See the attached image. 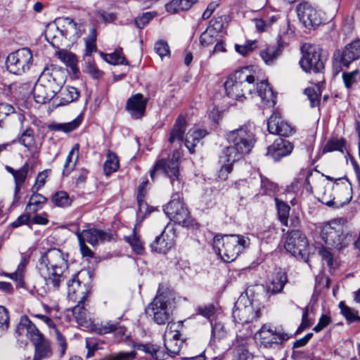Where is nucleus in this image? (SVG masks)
Returning <instances> with one entry per match:
<instances>
[{"label": "nucleus", "instance_id": "obj_46", "mask_svg": "<svg viewBox=\"0 0 360 360\" xmlns=\"http://www.w3.org/2000/svg\"><path fill=\"white\" fill-rule=\"evenodd\" d=\"M148 184V180L143 181L138 188L137 192V202L139 206V210L141 213H147L148 212V206L145 202L144 198L147 193L146 187Z\"/></svg>", "mask_w": 360, "mask_h": 360}, {"label": "nucleus", "instance_id": "obj_33", "mask_svg": "<svg viewBox=\"0 0 360 360\" xmlns=\"http://www.w3.org/2000/svg\"><path fill=\"white\" fill-rule=\"evenodd\" d=\"M72 312L79 326L89 327L91 325V318L85 308L84 300H78V304L72 308Z\"/></svg>", "mask_w": 360, "mask_h": 360}, {"label": "nucleus", "instance_id": "obj_12", "mask_svg": "<svg viewBox=\"0 0 360 360\" xmlns=\"http://www.w3.org/2000/svg\"><path fill=\"white\" fill-rule=\"evenodd\" d=\"M296 11L300 20L306 27H316L323 22L324 13L307 2L298 4Z\"/></svg>", "mask_w": 360, "mask_h": 360}, {"label": "nucleus", "instance_id": "obj_27", "mask_svg": "<svg viewBox=\"0 0 360 360\" xmlns=\"http://www.w3.org/2000/svg\"><path fill=\"white\" fill-rule=\"evenodd\" d=\"M68 297L74 300H85L89 294L86 284H82L78 279V275H75L68 283Z\"/></svg>", "mask_w": 360, "mask_h": 360}, {"label": "nucleus", "instance_id": "obj_45", "mask_svg": "<svg viewBox=\"0 0 360 360\" xmlns=\"http://www.w3.org/2000/svg\"><path fill=\"white\" fill-rule=\"evenodd\" d=\"M321 82H319L315 86L308 87L304 89V94L307 96L311 107H316L319 104V97L321 96Z\"/></svg>", "mask_w": 360, "mask_h": 360}, {"label": "nucleus", "instance_id": "obj_59", "mask_svg": "<svg viewBox=\"0 0 360 360\" xmlns=\"http://www.w3.org/2000/svg\"><path fill=\"white\" fill-rule=\"evenodd\" d=\"M48 176L49 170H44L39 173L36 178L35 184L32 187V190L36 192L40 190L44 186Z\"/></svg>", "mask_w": 360, "mask_h": 360}, {"label": "nucleus", "instance_id": "obj_53", "mask_svg": "<svg viewBox=\"0 0 360 360\" xmlns=\"http://www.w3.org/2000/svg\"><path fill=\"white\" fill-rule=\"evenodd\" d=\"M52 202L58 207H67L71 204L69 195L65 191L56 192L52 197Z\"/></svg>", "mask_w": 360, "mask_h": 360}, {"label": "nucleus", "instance_id": "obj_58", "mask_svg": "<svg viewBox=\"0 0 360 360\" xmlns=\"http://www.w3.org/2000/svg\"><path fill=\"white\" fill-rule=\"evenodd\" d=\"M262 15L269 27H271L280 20H281V15L278 11H264L262 13Z\"/></svg>", "mask_w": 360, "mask_h": 360}, {"label": "nucleus", "instance_id": "obj_4", "mask_svg": "<svg viewBox=\"0 0 360 360\" xmlns=\"http://www.w3.org/2000/svg\"><path fill=\"white\" fill-rule=\"evenodd\" d=\"M226 138L229 146L224 150L219 160L221 164L219 177L224 180L232 171L233 163L249 154L255 143L254 133L248 125L229 131Z\"/></svg>", "mask_w": 360, "mask_h": 360}, {"label": "nucleus", "instance_id": "obj_9", "mask_svg": "<svg viewBox=\"0 0 360 360\" xmlns=\"http://www.w3.org/2000/svg\"><path fill=\"white\" fill-rule=\"evenodd\" d=\"M32 63V51L27 48H24L8 56L6 68L13 74L22 75L30 70Z\"/></svg>", "mask_w": 360, "mask_h": 360}, {"label": "nucleus", "instance_id": "obj_13", "mask_svg": "<svg viewBox=\"0 0 360 360\" xmlns=\"http://www.w3.org/2000/svg\"><path fill=\"white\" fill-rule=\"evenodd\" d=\"M300 64L306 72H320L324 68L321 49L314 46H309L303 53Z\"/></svg>", "mask_w": 360, "mask_h": 360}, {"label": "nucleus", "instance_id": "obj_21", "mask_svg": "<svg viewBox=\"0 0 360 360\" xmlns=\"http://www.w3.org/2000/svg\"><path fill=\"white\" fill-rule=\"evenodd\" d=\"M58 25L61 27L63 39H68L71 42L79 39L84 31V25L77 23L70 18H58Z\"/></svg>", "mask_w": 360, "mask_h": 360}, {"label": "nucleus", "instance_id": "obj_30", "mask_svg": "<svg viewBox=\"0 0 360 360\" xmlns=\"http://www.w3.org/2000/svg\"><path fill=\"white\" fill-rule=\"evenodd\" d=\"M45 37L53 46L58 47L62 45L63 35L61 27L58 25V19L54 22L50 23L46 26Z\"/></svg>", "mask_w": 360, "mask_h": 360}, {"label": "nucleus", "instance_id": "obj_6", "mask_svg": "<svg viewBox=\"0 0 360 360\" xmlns=\"http://www.w3.org/2000/svg\"><path fill=\"white\" fill-rule=\"evenodd\" d=\"M250 244L248 237L239 234L216 236L213 239L215 252L225 262L234 261Z\"/></svg>", "mask_w": 360, "mask_h": 360}, {"label": "nucleus", "instance_id": "obj_56", "mask_svg": "<svg viewBox=\"0 0 360 360\" xmlns=\"http://www.w3.org/2000/svg\"><path fill=\"white\" fill-rule=\"evenodd\" d=\"M96 32L95 29H91L87 39L86 40V55L90 56L96 51Z\"/></svg>", "mask_w": 360, "mask_h": 360}, {"label": "nucleus", "instance_id": "obj_38", "mask_svg": "<svg viewBox=\"0 0 360 360\" xmlns=\"http://www.w3.org/2000/svg\"><path fill=\"white\" fill-rule=\"evenodd\" d=\"M79 151V143L75 144L69 152L65 162L63 165V175H68L70 172L72 170L78 160Z\"/></svg>", "mask_w": 360, "mask_h": 360}, {"label": "nucleus", "instance_id": "obj_8", "mask_svg": "<svg viewBox=\"0 0 360 360\" xmlns=\"http://www.w3.org/2000/svg\"><path fill=\"white\" fill-rule=\"evenodd\" d=\"M316 176H313V171L309 170L305 180L306 189L313 192V188L316 189V193L320 196V200L325 205L333 207L334 205V198H333V185L325 183V181L320 177L319 174L315 172Z\"/></svg>", "mask_w": 360, "mask_h": 360}, {"label": "nucleus", "instance_id": "obj_42", "mask_svg": "<svg viewBox=\"0 0 360 360\" xmlns=\"http://www.w3.org/2000/svg\"><path fill=\"white\" fill-rule=\"evenodd\" d=\"M30 165L28 162H25L22 167L17 169V172L14 176L15 181V195L19 193L22 185L26 180L29 172Z\"/></svg>", "mask_w": 360, "mask_h": 360}, {"label": "nucleus", "instance_id": "obj_43", "mask_svg": "<svg viewBox=\"0 0 360 360\" xmlns=\"http://www.w3.org/2000/svg\"><path fill=\"white\" fill-rule=\"evenodd\" d=\"M119 167V160L117 156L111 151L107 153L106 160L103 165V170L105 175L108 176L116 172Z\"/></svg>", "mask_w": 360, "mask_h": 360}, {"label": "nucleus", "instance_id": "obj_44", "mask_svg": "<svg viewBox=\"0 0 360 360\" xmlns=\"http://www.w3.org/2000/svg\"><path fill=\"white\" fill-rule=\"evenodd\" d=\"M46 202V198L44 195L34 193L29 200L26 206V210L32 213L37 212L41 207V205L45 204Z\"/></svg>", "mask_w": 360, "mask_h": 360}, {"label": "nucleus", "instance_id": "obj_20", "mask_svg": "<svg viewBox=\"0 0 360 360\" xmlns=\"http://www.w3.org/2000/svg\"><path fill=\"white\" fill-rule=\"evenodd\" d=\"M334 194V205L333 207H339L347 204L352 199V187L345 179H338L333 184Z\"/></svg>", "mask_w": 360, "mask_h": 360}, {"label": "nucleus", "instance_id": "obj_28", "mask_svg": "<svg viewBox=\"0 0 360 360\" xmlns=\"http://www.w3.org/2000/svg\"><path fill=\"white\" fill-rule=\"evenodd\" d=\"M186 128V119L183 115H179L175 121L173 128L171 130L168 141L171 144L176 143L181 146L184 140V135Z\"/></svg>", "mask_w": 360, "mask_h": 360}, {"label": "nucleus", "instance_id": "obj_61", "mask_svg": "<svg viewBox=\"0 0 360 360\" xmlns=\"http://www.w3.org/2000/svg\"><path fill=\"white\" fill-rule=\"evenodd\" d=\"M9 316L7 309L0 306V331L5 330L8 328Z\"/></svg>", "mask_w": 360, "mask_h": 360}, {"label": "nucleus", "instance_id": "obj_23", "mask_svg": "<svg viewBox=\"0 0 360 360\" xmlns=\"http://www.w3.org/2000/svg\"><path fill=\"white\" fill-rule=\"evenodd\" d=\"M267 128L270 134L288 136L292 133L291 126L282 120L278 112H274L268 120Z\"/></svg>", "mask_w": 360, "mask_h": 360}, {"label": "nucleus", "instance_id": "obj_50", "mask_svg": "<svg viewBox=\"0 0 360 360\" xmlns=\"http://www.w3.org/2000/svg\"><path fill=\"white\" fill-rule=\"evenodd\" d=\"M126 240L136 254L141 255L143 253V244L136 233V228L134 229L133 233L131 236L126 237Z\"/></svg>", "mask_w": 360, "mask_h": 360}, {"label": "nucleus", "instance_id": "obj_34", "mask_svg": "<svg viewBox=\"0 0 360 360\" xmlns=\"http://www.w3.org/2000/svg\"><path fill=\"white\" fill-rule=\"evenodd\" d=\"M174 245V240L169 236L163 231L160 236L156 237L150 247L153 251L159 253H166Z\"/></svg>", "mask_w": 360, "mask_h": 360}, {"label": "nucleus", "instance_id": "obj_31", "mask_svg": "<svg viewBox=\"0 0 360 360\" xmlns=\"http://www.w3.org/2000/svg\"><path fill=\"white\" fill-rule=\"evenodd\" d=\"M56 94L53 90L38 81L33 89L34 101L40 104L46 103L53 98L55 99Z\"/></svg>", "mask_w": 360, "mask_h": 360}, {"label": "nucleus", "instance_id": "obj_49", "mask_svg": "<svg viewBox=\"0 0 360 360\" xmlns=\"http://www.w3.org/2000/svg\"><path fill=\"white\" fill-rule=\"evenodd\" d=\"M27 261L25 257H22L16 271L10 274V278L18 283L20 286L22 285L24 271L26 267Z\"/></svg>", "mask_w": 360, "mask_h": 360}, {"label": "nucleus", "instance_id": "obj_55", "mask_svg": "<svg viewBox=\"0 0 360 360\" xmlns=\"http://www.w3.org/2000/svg\"><path fill=\"white\" fill-rule=\"evenodd\" d=\"M345 142L342 139H333L328 141L323 148V153H329L335 150H342Z\"/></svg>", "mask_w": 360, "mask_h": 360}, {"label": "nucleus", "instance_id": "obj_64", "mask_svg": "<svg viewBox=\"0 0 360 360\" xmlns=\"http://www.w3.org/2000/svg\"><path fill=\"white\" fill-rule=\"evenodd\" d=\"M153 18V15L150 12H146L143 13L141 16L138 17L135 20L136 26L142 29L145 25H146L150 20Z\"/></svg>", "mask_w": 360, "mask_h": 360}, {"label": "nucleus", "instance_id": "obj_47", "mask_svg": "<svg viewBox=\"0 0 360 360\" xmlns=\"http://www.w3.org/2000/svg\"><path fill=\"white\" fill-rule=\"evenodd\" d=\"M103 58L112 65H127V62L122 53V49L116 50L112 53H101Z\"/></svg>", "mask_w": 360, "mask_h": 360}, {"label": "nucleus", "instance_id": "obj_24", "mask_svg": "<svg viewBox=\"0 0 360 360\" xmlns=\"http://www.w3.org/2000/svg\"><path fill=\"white\" fill-rule=\"evenodd\" d=\"M293 149L292 143L283 139H276L267 149V155L271 156L275 161L290 154Z\"/></svg>", "mask_w": 360, "mask_h": 360}, {"label": "nucleus", "instance_id": "obj_1", "mask_svg": "<svg viewBox=\"0 0 360 360\" xmlns=\"http://www.w3.org/2000/svg\"><path fill=\"white\" fill-rule=\"evenodd\" d=\"M258 73L257 68L246 66L231 74L224 83L227 96L242 101L246 95H257L265 107L273 108L276 96L266 80L259 79Z\"/></svg>", "mask_w": 360, "mask_h": 360}, {"label": "nucleus", "instance_id": "obj_19", "mask_svg": "<svg viewBox=\"0 0 360 360\" xmlns=\"http://www.w3.org/2000/svg\"><path fill=\"white\" fill-rule=\"evenodd\" d=\"M360 58V40H355L347 44L343 51L338 50L334 53L333 58L340 65L348 67L354 60Z\"/></svg>", "mask_w": 360, "mask_h": 360}, {"label": "nucleus", "instance_id": "obj_3", "mask_svg": "<svg viewBox=\"0 0 360 360\" xmlns=\"http://www.w3.org/2000/svg\"><path fill=\"white\" fill-rule=\"evenodd\" d=\"M315 231L325 245L319 248V254L330 270L335 269L338 259L330 249L340 251L353 241L352 235L347 231L346 220L338 218L320 223L316 226Z\"/></svg>", "mask_w": 360, "mask_h": 360}, {"label": "nucleus", "instance_id": "obj_11", "mask_svg": "<svg viewBox=\"0 0 360 360\" xmlns=\"http://www.w3.org/2000/svg\"><path fill=\"white\" fill-rule=\"evenodd\" d=\"M181 327L182 325L180 322H169L164 334L165 347L172 357L179 354L184 345L179 330Z\"/></svg>", "mask_w": 360, "mask_h": 360}, {"label": "nucleus", "instance_id": "obj_63", "mask_svg": "<svg viewBox=\"0 0 360 360\" xmlns=\"http://www.w3.org/2000/svg\"><path fill=\"white\" fill-rule=\"evenodd\" d=\"M20 142L29 150L34 143V137L31 135L30 130H26L20 139Z\"/></svg>", "mask_w": 360, "mask_h": 360}, {"label": "nucleus", "instance_id": "obj_54", "mask_svg": "<svg viewBox=\"0 0 360 360\" xmlns=\"http://www.w3.org/2000/svg\"><path fill=\"white\" fill-rule=\"evenodd\" d=\"M256 47V40H248L243 45L235 44L236 51L243 56L249 55Z\"/></svg>", "mask_w": 360, "mask_h": 360}, {"label": "nucleus", "instance_id": "obj_29", "mask_svg": "<svg viewBox=\"0 0 360 360\" xmlns=\"http://www.w3.org/2000/svg\"><path fill=\"white\" fill-rule=\"evenodd\" d=\"M34 346V355L33 360H43L52 356V351L50 343L43 334L39 336L38 340L32 342Z\"/></svg>", "mask_w": 360, "mask_h": 360}, {"label": "nucleus", "instance_id": "obj_39", "mask_svg": "<svg viewBox=\"0 0 360 360\" xmlns=\"http://www.w3.org/2000/svg\"><path fill=\"white\" fill-rule=\"evenodd\" d=\"M82 120L77 117L71 122L67 123H51L48 126V128L51 131H63L68 133L76 129L81 124Z\"/></svg>", "mask_w": 360, "mask_h": 360}, {"label": "nucleus", "instance_id": "obj_15", "mask_svg": "<svg viewBox=\"0 0 360 360\" xmlns=\"http://www.w3.org/2000/svg\"><path fill=\"white\" fill-rule=\"evenodd\" d=\"M287 333L279 332L270 325L264 324L255 334V339L265 347H271L274 344H281L287 340Z\"/></svg>", "mask_w": 360, "mask_h": 360}, {"label": "nucleus", "instance_id": "obj_16", "mask_svg": "<svg viewBox=\"0 0 360 360\" xmlns=\"http://www.w3.org/2000/svg\"><path fill=\"white\" fill-rule=\"evenodd\" d=\"M169 304V301L166 295L158 294L148 307L147 311L153 312L154 321L158 324H165L170 316Z\"/></svg>", "mask_w": 360, "mask_h": 360}, {"label": "nucleus", "instance_id": "obj_40", "mask_svg": "<svg viewBox=\"0 0 360 360\" xmlns=\"http://www.w3.org/2000/svg\"><path fill=\"white\" fill-rule=\"evenodd\" d=\"M135 348L144 353L148 354L150 356L156 360L165 359V354L159 351V347L151 344H138L135 346Z\"/></svg>", "mask_w": 360, "mask_h": 360}, {"label": "nucleus", "instance_id": "obj_35", "mask_svg": "<svg viewBox=\"0 0 360 360\" xmlns=\"http://www.w3.org/2000/svg\"><path fill=\"white\" fill-rule=\"evenodd\" d=\"M207 134V132L205 130L198 128H192L188 131L185 140V146L191 153H194L196 143Z\"/></svg>", "mask_w": 360, "mask_h": 360}, {"label": "nucleus", "instance_id": "obj_7", "mask_svg": "<svg viewBox=\"0 0 360 360\" xmlns=\"http://www.w3.org/2000/svg\"><path fill=\"white\" fill-rule=\"evenodd\" d=\"M235 322L245 324L256 320L259 316V308L257 302L242 294L235 303L232 312Z\"/></svg>", "mask_w": 360, "mask_h": 360}, {"label": "nucleus", "instance_id": "obj_14", "mask_svg": "<svg viewBox=\"0 0 360 360\" xmlns=\"http://www.w3.org/2000/svg\"><path fill=\"white\" fill-rule=\"evenodd\" d=\"M37 81L57 94L60 91L61 86L65 83V72L63 70L54 65L46 66L43 70Z\"/></svg>", "mask_w": 360, "mask_h": 360}, {"label": "nucleus", "instance_id": "obj_26", "mask_svg": "<svg viewBox=\"0 0 360 360\" xmlns=\"http://www.w3.org/2000/svg\"><path fill=\"white\" fill-rule=\"evenodd\" d=\"M79 97V91L77 88L71 86H61L53 100V105L56 107L65 105L77 101Z\"/></svg>", "mask_w": 360, "mask_h": 360}, {"label": "nucleus", "instance_id": "obj_2", "mask_svg": "<svg viewBox=\"0 0 360 360\" xmlns=\"http://www.w3.org/2000/svg\"><path fill=\"white\" fill-rule=\"evenodd\" d=\"M180 152L174 150L172 158L167 160H158L150 170V176L153 181L160 172H162L170 180L173 193L171 200L164 207V212L171 221L175 223L188 226L189 224L190 214L182 201L180 191L183 188V183L179 174Z\"/></svg>", "mask_w": 360, "mask_h": 360}, {"label": "nucleus", "instance_id": "obj_52", "mask_svg": "<svg viewBox=\"0 0 360 360\" xmlns=\"http://www.w3.org/2000/svg\"><path fill=\"white\" fill-rule=\"evenodd\" d=\"M339 307L342 314L348 321L353 322L360 321V317L358 316V311L356 310L347 307L343 302H340Z\"/></svg>", "mask_w": 360, "mask_h": 360}, {"label": "nucleus", "instance_id": "obj_36", "mask_svg": "<svg viewBox=\"0 0 360 360\" xmlns=\"http://www.w3.org/2000/svg\"><path fill=\"white\" fill-rule=\"evenodd\" d=\"M213 26L214 27H209L201 34L200 41L202 46L208 47L217 41V30H220L222 27V25L220 22H218L215 20V24Z\"/></svg>", "mask_w": 360, "mask_h": 360}, {"label": "nucleus", "instance_id": "obj_62", "mask_svg": "<svg viewBox=\"0 0 360 360\" xmlns=\"http://www.w3.org/2000/svg\"><path fill=\"white\" fill-rule=\"evenodd\" d=\"M235 187L243 195L250 193V184L248 179H242L236 181L235 182Z\"/></svg>", "mask_w": 360, "mask_h": 360}, {"label": "nucleus", "instance_id": "obj_17", "mask_svg": "<svg viewBox=\"0 0 360 360\" xmlns=\"http://www.w3.org/2000/svg\"><path fill=\"white\" fill-rule=\"evenodd\" d=\"M16 338L22 344H26L29 339L32 342L38 340L42 333L27 316H21L15 329Z\"/></svg>", "mask_w": 360, "mask_h": 360}, {"label": "nucleus", "instance_id": "obj_18", "mask_svg": "<svg viewBox=\"0 0 360 360\" xmlns=\"http://www.w3.org/2000/svg\"><path fill=\"white\" fill-rule=\"evenodd\" d=\"M285 25L288 27L287 30L278 34L277 45L269 46L260 51L259 55L266 65L274 64L281 55L283 46L285 44L287 35L289 34V25L287 22H285Z\"/></svg>", "mask_w": 360, "mask_h": 360}, {"label": "nucleus", "instance_id": "obj_25", "mask_svg": "<svg viewBox=\"0 0 360 360\" xmlns=\"http://www.w3.org/2000/svg\"><path fill=\"white\" fill-rule=\"evenodd\" d=\"M146 103L141 94H136L127 100L126 109L133 119H140L145 114Z\"/></svg>", "mask_w": 360, "mask_h": 360}, {"label": "nucleus", "instance_id": "obj_41", "mask_svg": "<svg viewBox=\"0 0 360 360\" xmlns=\"http://www.w3.org/2000/svg\"><path fill=\"white\" fill-rule=\"evenodd\" d=\"M56 55L63 63L72 69L74 73L77 72V59L74 53L65 50H61L58 51Z\"/></svg>", "mask_w": 360, "mask_h": 360}, {"label": "nucleus", "instance_id": "obj_10", "mask_svg": "<svg viewBox=\"0 0 360 360\" xmlns=\"http://www.w3.org/2000/svg\"><path fill=\"white\" fill-rule=\"evenodd\" d=\"M285 248L292 255L304 260L307 259L310 252L306 236L298 230L288 233Z\"/></svg>", "mask_w": 360, "mask_h": 360}, {"label": "nucleus", "instance_id": "obj_48", "mask_svg": "<svg viewBox=\"0 0 360 360\" xmlns=\"http://www.w3.org/2000/svg\"><path fill=\"white\" fill-rule=\"evenodd\" d=\"M275 201L276 204L278 219L283 225L287 226L289 212L290 210V206L277 198H275Z\"/></svg>", "mask_w": 360, "mask_h": 360}, {"label": "nucleus", "instance_id": "obj_37", "mask_svg": "<svg viewBox=\"0 0 360 360\" xmlns=\"http://www.w3.org/2000/svg\"><path fill=\"white\" fill-rule=\"evenodd\" d=\"M95 330L98 334L100 335L113 333L117 335L122 336L125 333L126 328L117 323L108 321L106 323H101L100 326H98Z\"/></svg>", "mask_w": 360, "mask_h": 360}, {"label": "nucleus", "instance_id": "obj_57", "mask_svg": "<svg viewBox=\"0 0 360 360\" xmlns=\"http://www.w3.org/2000/svg\"><path fill=\"white\" fill-rule=\"evenodd\" d=\"M154 49L155 53L162 59L164 57H169L170 51L168 44L164 40H159L155 44Z\"/></svg>", "mask_w": 360, "mask_h": 360}, {"label": "nucleus", "instance_id": "obj_32", "mask_svg": "<svg viewBox=\"0 0 360 360\" xmlns=\"http://www.w3.org/2000/svg\"><path fill=\"white\" fill-rule=\"evenodd\" d=\"M287 281L285 272L283 271L274 272L267 285V292L272 295L281 292Z\"/></svg>", "mask_w": 360, "mask_h": 360}, {"label": "nucleus", "instance_id": "obj_51", "mask_svg": "<svg viewBox=\"0 0 360 360\" xmlns=\"http://www.w3.org/2000/svg\"><path fill=\"white\" fill-rule=\"evenodd\" d=\"M212 325V340L215 342L223 339L226 335V331L224 326L221 322L215 321L211 323Z\"/></svg>", "mask_w": 360, "mask_h": 360}, {"label": "nucleus", "instance_id": "obj_22", "mask_svg": "<svg viewBox=\"0 0 360 360\" xmlns=\"http://www.w3.org/2000/svg\"><path fill=\"white\" fill-rule=\"evenodd\" d=\"M77 237H80L92 246L100 243L109 242L112 239V235L108 231L101 229L89 228L76 233Z\"/></svg>", "mask_w": 360, "mask_h": 360}, {"label": "nucleus", "instance_id": "obj_5", "mask_svg": "<svg viewBox=\"0 0 360 360\" xmlns=\"http://www.w3.org/2000/svg\"><path fill=\"white\" fill-rule=\"evenodd\" d=\"M68 254L60 249L47 250L38 261V270L49 290H56L68 269Z\"/></svg>", "mask_w": 360, "mask_h": 360}, {"label": "nucleus", "instance_id": "obj_60", "mask_svg": "<svg viewBox=\"0 0 360 360\" xmlns=\"http://www.w3.org/2000/svg\"><path fill=\"white\" fill-rule=\"evenodd\" d=\"M14 112V108L8 103H0V127L4 120L10 115Z\"/></svg>", "mask_w": 360, "mask_h": 360}]
</instances>
